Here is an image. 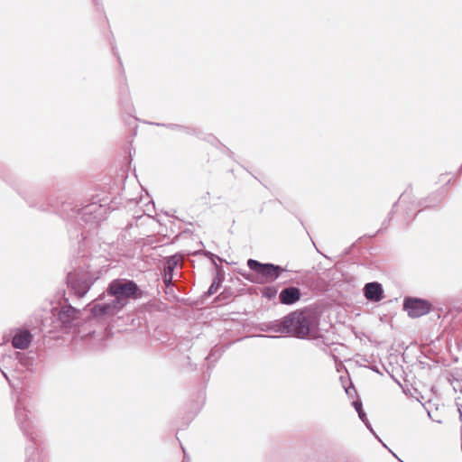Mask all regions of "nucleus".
Segmentation results:
<instances>
[{
    "instance_id": "11",
    "label": "nucleus",
    "mask_w": 462,
    "mask_h": 462,
    "mask_svg": "<svg viewBox=\"0 0 462 462\" xmlns=\"http://www.w3.org/2000/svg\"><path fill=\"white\" fill-rule=\"evenodd\" d=\"M205 254L210 258V260L212 261L213 264L215 265V267L217 269L216 276H215L212 283L210 284L208 291L206 292V295L211 296L217 291V290L219 289V287L221 286V284L225 279L224 272H223L222 268L219 265H217V263H216V259H217L218 261H222V259L208 251L206 252Z\"/></svg>"
},
{
    "instance_id": "7",
    "label": "nucleus",
    "mask_w": 462,
    "mask_h": 462,
    "mask_svg": "<svg viewBox=\"0 0 462 462\" xmlns=\"http://www.w3.org/2000/svg\"><path fill=\"white\" fill-rule=\"evenodd\" d=\"M431 303L424 299L415 297H405L403 300V310L412 319L420 318L430 312Z\"/></svg>"
},
{
    "instance_id": "23",
    "label": "nucleus",
    "mask_w": 462,
    "mask_h": 462,
    "mask_svg": "<svg viewBox=\"0 0 462 462\" xmlns=\"http://www.w3.org/2000/svg\"><path fill=\"white\" fill-rule=\"evenodd\" d=\"M405 197L406 193L402 194L401 197L399 198L398 203H402L404 200Z\"/></svg>"
},
{
    "instance_id": "5",
    "label": "nucleus",
    "mask_w": 462,
    "mask_h": 462,
    "mask_svg": "<svg viewBox=\"0 0 462 462\" xmlns=\"http://www.w3.org/2000/svg\"><path fill=\"white\" fill-rule=\"evenodd\" d=\"M15 418L23 435L34 444L42 437V431L32 420V413L27 408V402L22 395H18L15 402Z\"/></svg>"
},
{
    "instance_id": "13",
    "label": "nucleus",
    "mask_w": 462,
    "mask_h": 462,
    "mask_svg": "<svg viewBox=\"0 0 462 462\" xmlns=\"http://www.w3.org/2000/svg\"><path fill=\"white\" fill-rule=\"evenodd\" d=\"M363 291L365 299L371 302H379L384 297L383 286L378 282L365 283Z\"/></svg>"
},
{
    "instance_id": "12",
    "label": "nucleus",
    "mask_w": 462,
    "mask_h": 462,
    "mask_svg": "<svg viewBox=\"0 0 462 462\" xmlns=\"http://www.w3.org/2000/svg\"><path fill=\"white\" fill-rule=\"evenodd\" d=\"M301 296L300 288L288 286L280 291L279 302L282 305H294L300 300Z\"/></svg>"
},
{
    "instance_id": "19",
    "label": "nucleus",
    "mask_w": 462,
    "mask_h": 462,
    "mask_svg": "<svg viewBox=\"0 0 462 462\" xmlns=\"http://www.w3.org/2000/svg\"><path fill=\"white\" fill-rule=\"evenodd\" d=\"M156 125H162V126H164V127H167L169 129H171V130H184L185 127L182 126V125H176V124H155Z\"/></svg>"
},
{
    "instance_id": "6",
    "label": "nucleus",
    "mask_w": 462,
    "mask_h": 462,
    "mask_svg": "<svg viewBox=\"0 0 462 462\" xmlns=\"http://www.w3.org/2000/svg\"><path fill=\"white\" fill-rule=\"evenodd\" d=\"M66 280L69 289L79 298L85 296L94 283L89 272L83 270L68 273Z\"/></svg>"
},
{
    "instance_id": "1",
    "label": "nucleus",
    "mask_w": 462,
    "mask_h": 462,
    "mask_svg": "<svg viewBox=\"0 0 462 462\" xmlns=\"http://www.w3.org/2000/svg\"><path fill=\"white\" fill-rule=\"evenodd\" d=\"M314 319L306 315L303 310H295L278 320L273 330L277 333L289 334L297 338H305L311 335L316 328Z\"/></svg>"
},
{
    "instance_id": "2",
    "label": "nucleus",
    "mask_w": 462,
    "mask_h": 462,
    "mask_svg": "<svg viewBox=\"0 0 462 462\" xmlns=\"http://www.w3.org/2000/svg\"><path fill=\"white\" fill-rule=\"evenodd\" d=\"M108 212L106 205L91 202L81 208L74 206L71 202H63L60 205V213L68 218L80 219L84 224L97 226L106 219Z\"/></svg>"
},
{
    "instance_id": "10",
    "label": "nucleus",
    "mask_w": 462,
    "mask_h": 462,
    "mask_svg": "<svg viewBox=\"0 0 462 462\" xmlns=\"http://www.w3.org/2000/svg\"><path fill=\"white\" fill-rule=\"evenodd\" d=\"M122 310V308L116 303L114 300L108 302L95 304L91 309V313L96 318L112 316Z\"/></svg>"
},
{
    "instance_id": "25",
    "label": "nucleus",
    "mask_w": 462,
    "mask_h": 462,
    "mask_svg": "<svg viewBox=\"0 0 462 462\" xmlns=\"http://www.w3.org/2000/svg\"><path fill=\"white\" fill-rule=\"evenodd\" d=\"M1 372H2V374L4 375V377L9 382V378H8L7 374L5 371H3V370H1Z\"/></svg>"
},
{
    "instance_id": "21",
    "label": "nucleus",
    "mask_w": 462,
    "mask_h": 462,
    "mask_svg": "<svg viewBox=\"0 0 462 462\" xmlns=\"http://www.w3.org/2000/svg\"><path fill=\"white\" fill-rule=\"evenodd\" d=\"M365 425V427L382 442V440L376 436L375 432L374 431L373 428H372V425L371 423L369 422V420H367V422L366 423H364Z\"/></svg>"
},
{
    "instance_id": "8",
    "label": "nucleus",
    "mask_w": 462,
    "mask_h": 462,
    "mask_svg": "<svg viewBox=\"0 0 462 462\" xmlns=\"http://www.w3.org/2000/svg\"><path fill=\"white\" fill-rule=\"evenodd\" d=\"M32 340V335L29 329L18 328L14 330V335L12 337L13 347L25 350L30 346Z\"/></svg>"
},
{
    "instance_id": "20",
    "label": "nucleus",
    "mask_w": 462,
    "mask_h": 462,
    "mask_svg": "<svg viewBox=\"0 0 462 462\" xmlns=\"http://www.w3.org/2000/svg\"><path fill=\"white\" fill-rule=\"evenodd\" d=\"M173 274L163 273V282L166 287H170L172 284Z\"/></svg>"
},
{
    "instance_id": "15",
    "label": "nucleus",
    "mask_w": 462,
    "mask_h": 462,
    "mask_svg": "<svg viewBox=\"0 0 462 462\" xmlns=\"http://www.w3.org/2000/svg\"><path fill=\"white\" fill-rule=\"evenodd\" d=\"M355 410L356 411L357 414H358V417L359 419L364 422V423H366L367 422V417H366V414L365 412L363 410V404H362V402L361 400L357 399L356 401H354L352 402Z\"/></svg>"
},
{
    "instance_id": "14",
    "label": "nucleus",
    "mask_w": 462,
    "mask_h": 462,
    "mask_svg": "<svg viewBox=\"0 0 462 462\" xmlns=\"http://www.w3.org/2000/svg\"><path fill=\"white\" fill-rule=\"evenodd\" d=\"M179 263L177 255L171 256L164 264L163 273L173 274L174 269Z\"/></svg>"
},
{
    "instance_id": "4",
    "label": "nucleus",
    "mask_w": 462,
    "mask_h": 462,
    "mask_svg": "<svg viewBox=\"0 0 462 462\" xmlns=\"http://www.w3.org/2000/svg\"><path fill=\"white\" fill-rule=\"evenodd\" d=\"M106 292L114 297V300L122 309L126 306L130 299L142 297V291L133 280L115 279L109 282Z\"/></svg>"
},
{
    "instance_id": "18",
    "label": "nucleus",
    "mask_w": 462,
    "mask_h": 462,
    "mask_svg": "<svg viewBox=\"0 0 462 462\" xmlns=\"http://www.w3.org/2000/svg\"><path fill=\"white\" fill-rule=\"evenodd\" d=\"M26 462H39V455L34 446L26 448Z\"/></svg>"
},
{
    "instance_id": "22",
    "label": "nucleus",
    "mask_w": 462,
    "mask_h": 462,
    "mask_svg": "<svg viewBox=\"0 0 462 462\" xmlns=\"http://www.w3.org/2000/svg\"><path fill=\"white\" fill-rule=\"evenodd\" d=\"M183 452H184V456H183V460L182 462H191L190 461V458L188 457V455L186 454L185 450L183 449Z\"/></svg>"
},
{
    "instance_id": "24",
    "label": "nucleus",
    "mask_w": 462,
    "mask_h": 462,
    "mask_svg": "<svg viewBox=\"0 0 462 462\" xmlns=\"http://www.w3.org/2000/svg\"><path fill=\"white\" fill-rule=\"evenodd\" d=\"M260 337H272V338H277V336H266V335H260Z\"/></svg>"
},
{
    "instance_id": "16",
    "label": "nucleus",
    "mask_w": 462,
    "mask_h": 462,
    "mask_svg": "<svg viewBox=\"0 0 462 462\" xmlns=\"http://www.w3.org/2000/svg\"><path fill=\"white\" fill-rule=\"evenodd\" d=\"M278 290L274 286H267L264 287L262 291V296L268 300H273L277 295Z\"/></svg>"
},
{
    "instance_id": "3",
    "label": "nucleus",
    "mask_w": 462,
    "mask_h": 462,
    "mask_svg": "<svg viewBox=\"0 0 462 462\" xmlns=\"http://www.w3.org/2000/svg\"><path fill=\"white\" fill-rule=\"evenodd\" d=\"M247 266L254 274L246 273H240V274L247 281L257 284L273 282L285 271L281 265L272 263H263L254 259H248Z\"/></svg>"
},
{
    "instance_id": "9",
    "label": "nucleus",
    "mask_w": 462,
    "mask_h": 462,
    "mask_svg": "<svg viewBox=\"0 0 462 462\" xmlns=\"http://www.w3.org/2000/svg\"><path fill=\"white\" fill-rule=\"evenodd\" d=\"M57 315L61 325L69 327L79 319V310L69 304L68 300H66L65 303L57 311Z\"/></svg>"
},
{
    "instance_id": "26",
    "label": "nucleus",
    "mask_w": 462,
    "mask_h": 462,
    "mask_svg": "<svg viewBox=\"0 0 462 462\" xmlns=\"http://www.w3.org/2000/svg\"><path fill=\"white\" fill-rule=\"evenodd\" d=\"M459 413H460V420H462V411L460 408H458Z\"/></svg>"
},
{
    "instance_id": "17",
    "label": "nucleus",
    "mask_w": 462,
    "mask_h": 462,
    "mask_svg": "<svg viewBox=\"0 0 462 462\" xmlns=\"http://www.w3.org/2000/svg\"><path fill=\"white\" fill-rule=\"evenodd\" d=\"M15 358L19 361V363L23 366H30L32 365L33 359L32 357L25 356V354L16 352Z\"/></svg>"
}]
</instances>
